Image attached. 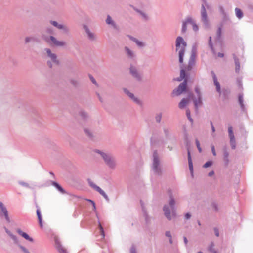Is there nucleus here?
Segmentation results:
<instances>
[{
	"instance_id": "nucleus-1",
	"label": "nucleus",
	"mask_w": 253,
	"mask_h": 253,
	"mask_svg": "<svg viewBox=\"0 0 253 253\" xmlns=\"http://www.w3.org/2000/svg\"><path fill=\"white\" fill-rule=\"evenodd\" d=\"M169 195L170 198L169 201V206L168 205H165L163 207V211L164 212V215L167 219L170 221L171 220V211L172 216L173 217H175L176 216V209L175 206V201L174 198L172 196V193L171 190L168 191Z\"/></svg>"
},
{
	"instance_id": "nucleus-2",
	"label": "nucleus",
	"mask_w": 253,
	"mask_h": 253,
	"mask_svg": "<svg viewBox=\"0 0 253 253\" xmlns=\"http://www.w3.org/2000/svg\"><path fill=\"white\" fill-rule=\"evenodd\" d=\"M94 151L100 155L105 164L109 168L112 169H115L117 166V163L115 157L112 155L103 152L98 149H95Z\"/></svg>"
},
{
	"instance_id": "nucleus-3",
	"label": "nucleus",
	"mask_w": 253,
	"mask_h": 253,
	"mask_svg": "<svg viewBox=\"0 0 253 253\" xmlns=\"http://www.w3.org/2000/svg\"><path fill=\"white\" fill-rule=\"evenodd\" d=\"M176 50L179 49V62L180 63L183 62V57L185 51V47L187 46V43L181 36L177 37L175 41Z\"/></svg>"
},
{
	"instance_id": "nucleus-4",
	"label": "nucleus",
	"mask_w": 253,
	"mask_h": 253,
	"mask_svg": "<svg viewBox=\"0 0 253 253\" xmlns=\"http://www.w3.org/2000/svg\"><path fill=\"white\" fill-rule=\"evenodd\" d=\"M201 8L200 10L201 21L203 23L205 28L210 27V21L207 13V9H209L210 6L206 0H202Z\"/></svg>"
},
{
	"instance_id": "nucleus-5",
	"label": "nucleus",
	"mask_w": 253,
	"mask_h": 253,
	"mask_svg": "<svg viewBox=\"0 0 253 253\" xmlns=\"http://www.w3.org/2000/svg\"><path fill=\"white\" fill-rule=\"evenodd\" d=\"M153 163L152 169L155 174L161 176L162 174V170L160 166V162L159 155L156 150L154 151L153 154Z\"/></svg>"
},
{
	"instance_id": "nucleus-6",
	"label": "nucleus",
	"mask_w": 253,
	"mask_h": 253,
	"mask_svg": "<svg viewBox=\"0 0 253 253\" xmlns=\"http://www.w3.org/2000/svg\"><path fill=\"white\" fill-rule=\"evenodd\" d=\"M4 229L5 232L7 234V235L11 238V239L13 240L14 244L16 245L19 248V249L23 252V253H30V252L26 248H25V247L20 244V241L18 239L16 236L13 234L12 232L10 230H9L6 227H4Z\"/></svg>"
},
{
	"instance_id": "nucleus-7",
	"label": "nucleus",
	"mask_w": 253,
	"mask_h": 253,
	"mask_svg": "<svg viewBox=\"0 0 253 253\" xmlns=\"http://www.w3.org/2000/svg\"><path fill=\"white\" fill-rule=\"evenodd\" d=\"M187 83V80L185 79L176 88L172 91V95L173 96H179L183 93L187 92L188 91Z\"/></svg>"
},
{
	"instance_id": "nucleus-8",
	"label": "nucleus",
	"mask_w": 253,
	"mask_h": 253,
	"mask_svg": "<svg viewBox=\"0 0 253 253\" xmlns=\"http://www.w3.org/2000/svg\"><path fill=\"white\" fill-rule=\"evenodd\" d=\"M196 57V48L195 46H193L191 54L188 61V64L186 67V70L190 71L193 68V66L195 65V60Z\"/></svg>"
},
{
	"instance_id": "nucleus-9",
	"label": "nucleus",
	"mask_w": 253,
	"mask_h": 253,
	"mask_svg": "<svg viewBox=\"0 0 253 253\" xmlns=\"http://www.w3.org/2000/svg\"><path fill=\"white\" fill-rule=\"evenodd\" d=\"M87 182L89 185L93 189L97 191L100 195H101L107 202H109L110 199L105 192L98 186L93 183V181L89 178L87 179Z\"/></svg>"
},
{
	"instance_id": "nucleus-10",
	"label": "nucleus",
	"mask_w": 253,
	"mask_h": 253,
	"mask_svg": "<svg viewBox=\"0 0 253 253\" xmlns=\"http://www.w3.org/2000/svg\"><path fill=\"white\" fill-rule=\"evenodd\" d=\"M129 70L130 75L137 81H141L142 80V75L136 67L132 65H130Z\"/></svg>"
},
{
	"instance_id": "nucleus-11",
	"label": "nucleus",
	"mask_w": 253,
	"mask_h": 253,
	"mask_svg": "<svg viewBox=\"0 0 253 253\" xmlns=\"http://www.w3.org/2000/svg\"><path fill=\"white\" fill-rule=\"evenodd\" d=\"M124 92L137 105L142 106L143 105V102L139 98L135 97L134 95L131 93L128 89L126 88H123Z\"/></svg>"
},
{
	"instance_id": "nucleus-12",
	"label": "nucleus",
	"mask_w": 253,
	"mask_h": 253,
	"mask_svg": "<svg viewBox=\"0 0 253 253\" xmlns=\"http://www.w3.org/2000/svg\"><path fill=\"white\" fill-rule=\"evenodd\" d=\"M44 50L46 52L47 56L51 59L53 63L57 65L60 64V61L57 59V56L56 54L52 53L49 48H45Z\"/></svg>"
},
{
	"instance_id": "nucleus-13",
	"label": "nucleus",
	"mask_w": 253,
	"mask_h": 253,
	"mask_svg": "<svg viewBox=\"0 0 253 253\" xmlns=\"http://www.w3.org/2000/svg\"><path fill=\"white\" fill-rule=\"evenodd\" d=\"M211 73L213 78L214 84L216 86V89L217 92L218 93H221L220 84L218 81H217V78L214 72L213 71H211Z\"/></svg>"
},
{
	"instance_id": "nucleus-14",
	"label": "nucleus",
	"mask_w": 253,
	"mask_h": 253,
	"mask_svg": "<svg viewBox=\"0 0 253 253\" xmlns=\"http://www.w3.org/2000/svg\"><path fill=\"white\" fill-rule=\"evenodd\" d=\"M50 24L53 26L56 27L58 29L62 30L64 32L67 33L69 31L68 28L63 24H58V23L55 21L51 20L50 21Z\"/></svg>"
},
{
	"instance_id": "nucleus-15",
	"label": "nucleus",
	"mask_w": 253,
	"mask_h": 253,
	"mask_svg": "<svg viewBox=\"0 0 253 253\" xmlns=\"http://www.w3.org/2000/svg\"><path fill=\"white\" fill-rule=\"evenodd\" d=\"M189 77V75L186 73V70L182 69L180 70V76L176 79V80L178 81H181L182 80L184 81L186 79L187 80V82H188Z\"/></svg>"
},
{
	"instance_id": "nucleus-16",
	"label": "nucleus",
	"mask_w": 253,
	"mask_h": 253,
	"mask_svg": "<svg viewBox=\"0 0 253 253\" xmlns=\"http://www.w3.org/2000/svg\"><path fill=\"white\" fill-rule=\"evenodd\" d=\"M230 93L231 91L229 89L224 88L222 89V90H221V93H219L220 95H221L223 98V100L225 101L229 99Z\"/></svg>"
},
{
	"instance_id": "nucleus-17",
	"label": "nucleus",
	"mask_w": 253,
	"mask_h": 253,
	"mask_svg": "<svg viewBox=\"0 0 253 253\" xmlns=\"http://www.w3.org/2000/svg\"><path fill=\"white\" fill-rule=\"evenodd\" d=\"M192 22V18L190 16L187 17L185 20L183 22L182 28H181V33L182 34L185 33L187 31V26L188 24H190V23Z\"/></svg>"
},
{
	"instance_id": "nucleus-18",
	"label": "nucleus",
	"mask_w": 253,
	"mask_h": 253,
	"mask_svg": "<svg viewBox=\"0 0 253 253\" xmlns=\"http://www.w3.org/2000/svg\"><path fill=\"white\" fill-rule=\"evenodd\" d=\"M223 152L224 165L226 167H227L230 162L229 159V153L228 152L227 147L226 146L223 147Z\"/></svg>"
},
{
	"instance_id": "nucleus-19",
	"label": "nucleus",
	"mask_w": 253,
	"mask_h": 253,
	"mask_svg": "<svg viewBox=\"0 0 253 253\" xmlns=\"http://www.w3.org/2000/svg\"><path fill=\"white\" fill-rule=\"evenodd\" d=\"M83 28L84 29L85 32L87 35V37H88V39L91 41L95 40V36L94 34L90 31L88 26L87 25L84 24L83 25Z\"/></svg>"
},
{
	"instance_id": "nucleus-20",
	"label": "nucleus",
	"mask_w": 253,
	"mask_h": 253,
	"mask_svg": "<svg viewBox=\"0 0 253 253\" xmlns=\"http://www.w3.org/2000/svg\"><path fill=\"white\" fill-rule=\"evenodd\" d=\"M49 38L52 43L56 46H63L66 44L65 42L58 41L56 38L53 36H50Z\"/></svg>"
},
{
	"instance_id": "nucleus-21",
	"label": "nucleus",
	"mask_w": 253,
	"mask_h": 253,
	"mask_svg": "<svg viewBox=\"0 0 253 253\" xmlns=\"http://www.w3.org/2000/svg\"><path fill=\"white\" fill-rule=\"evenodd\" d=\"M16 231L18 233L19 235L21 236L22 237H23L26 240H27L31 242H34V239L32 237H30L29 236V235L28 234H27L26 233L22 231L20 229H17L16 230Z\"/></svg>"
},
{
	"instance_id": "nucleus-22",
	"label": "nucleus",
	"mask_w": 253,
	"mask_h": 253,
	"mask_svg": "<svg viewBox=\"0 0 253 253\" xmlns=\"http://www.w3.org/2000/svg\"><path fill=\"white\" fill-rule=\"evenodd\" d=\"M126 56L131 59H134L135 58V54L133 51L130 50L128 47L125 46L124 48Z\"/></svg>"
},
{
	"instance_id": "nucleus-23",
	"label": "nucleus",
	"mask_w": 253,
	"mask_h": 253,
	"mask_svg": "<svg viewBox=\"0 0 253 253\" xmlns=\"http://www.w3.org/2000/svg\"><path fill=\"white\" fill-rule=\"evenodd\" d=\"M238 101L240 106L241 110L245 113L247 112V109L244 104L243 95L242 94H239L238 95Z\"/></svg>"
},
{
	"instance_id": "nucleus-24",
	"label": "nucleus",
	"mask_w": 253,
	"mask_h": 253,
	"mask_svg": "<svg viewBox=\"0 0 253 253\" xmlns=\"http://www.w3.org/2000/svg\"><path fill=\"white\" fill-rule=\"evenodd\" d=\"M127 37H128L130 40L134 42L139 47H143L145 46V44L142 42L139 41L136 38L129 35H127Z\"/></svg>"
},
{
	"instance_id": "nucleus-25",
	"label": "nucleus",
	"mask_w": 253,
	"mask_h": 253,
	"mask_svg": "<svg viewBox=\"0 0 253 253\" xmlns=\"http://www.w3.org/2000/svg\"><path fill=\"white\" fill-rule=\"evenodd\" d=\"M233 58L235 64V72L239 73L240 70V63L239 58L236 56L235 54H233Z\"/></svg>"
},
{
	"instance_id": "nucleus-26",
	"label": "nucleus",
	"mask_w": 253,
	"mask_h": 253,
	"mask_svg": "<svg viewBox=\"0 0 253 253\" xmlns=\"http://www.w3.org/2000/svg\"><path fill=\"white\" fill-rule=\"evenodd\" d=\"M105 22L107 24L111 25L114 29H117L118 26L116 23L112 20L111 17L108 15L105 20Z\"/></svg>"
},
{
	"instance_id": "nucleus-27",
	"label": "nucleus",
	"mask_w": 253,
	"mask_h": 253,
	"mask_svg": "<svg viewBox=\"0 0 253 253\" xmlns=\"http://www.w3.org/2000/svg\"><path fill=\"white\" fill-rule=\"evenodd\" d=\"M40 40L35 37H26L25 38V43L28 44L31 42H39Z\"/></svg>"
},
{
	"instance_id": "nucleus-28",
	"label": "nucleus",
	"mask_w": 253,
	"mask_h": 253,
	"mask_svg": "<svg viewBox=\"0 0 253 253\" xmlns=\"http://www.w3.org/2000/svg\"><path fill=\"white\" fill-rule=\"evenodd\" d=\"M52 185L54 186L62 194H67V192L63 188V187L57 182L52 181Z\"/></svg>"
},
{
	"instance_id": "nucleus-29",
	"label": "nucleus",
	"mask_w": 253,
	"mask_h": 253,
	"mask_svg": "<svg viewBox=\"0 0 253 253\" xmlns=\"http://www.w3.org/2000/svg\"><path fill=\"white\" fill-rule=\"evenodd\" d=\"M188 165H189V170L190 171L191 174L192 176H193V166L191 156L190 152L188 151Z\"/></svg>"
},
{
	"instance_id": "nucleus-30",
	"label": "nucleus",
	"mask_w": 253,
	"mask_h": 253,
	"mask_svg": "<svg viewBox=\"0 0 253 253\" xmlns=\"http://www.w3.org/2000/svg\"><path fill=\"white\" fill-rule=\"evenodd\" d=\"M194 105L196 110L198 109V106L202 104V96L197 97V98H194L193 99Z\"/></svg>"
},
{
	"instance_id": "nucleus-31",
	"label": "nucleus",
	"mask_w": 253,
	"mask_h": 253,
	"mask_svg": "<svg viewBox=\"0 0 253 253\" xmlns=\"http://www.w3.org/2000/svg\"><path fill=\"white\" fill-rule=\"evenodd\" d=\"M36 214L37 215L39 225L41 228H42L43 227L42 218V216L41 214L40 209H37Z\"/></svg>"
},
{
	"instance_id": "nucleus-32",
	"label": "nucleus",
	"mask_w": 253,
	"mask_h": 253,
	"mask_svg": "<svg viewBox=\"0 0 253 253\" xmlns=\"http://www.w3.org/2000/svg\"><path fill=\"white\" fill-rule=\"evenodd\" d=\"M55 243L56 248L60 253H67L66 250L64 248L59 241H56Z\"/></svg>"
},
{
	"instance_id": "nucleus-33",
	"label": "nucleus",
	"mask_w": 253,
	"mask_h": 253,
	"mask_svg": "<svg viewBox=\"0 0 253 253\" xmlns=\"http://www.w3.org/2000/svg\"><path fill=\"white\" fill-rule=\"evenodd\" d=\"M0 217L2 219H5L6 221L8 223L11 222L10 217H9L8 215V211L0 213Z\"/></svg>"
},
{
	"instance_id": "nucleus-34",
	"label": "nucleus",
	"mask_w": 253,
	"mask_h": 253,
	"mask_svg": "<svg viewBox=\"0 0 253 253\" xmlns=\"http://www.w3.org/2000/svg\"><path fill=\"white\" fill-rule=\"evenodd\" d=\"M130 6L133 8V9L137 13L140 14L144 19H145L146 20H147L148 19V16L144 13L142 11L138 9L136 7H134V6L130 5Z\"/></svg>"
},
{
	"instance_id": "nucleus-35",
	"label": "nucleus",
	"mask_w": 253,
	"mask_h": 253,
	"mask_svg": "<svg viewBox=\"0 0 253 253\" xmlns=\"http://www.w3.org/2000/svg\"><path fill=\"white\" fill-rule=\"evenodd\" d=\"M188 99L183 98L178 104V107L180 109H183L188 103Z\"/></svg>"
},
{
	"instance_id": "nucleus-36",
	"label": "nucleus",
	"mask_w": 253,
	"mask_h": 253,
	"mask_svg": "<svg viewBox=\"0 0 253 253\" xmlns=\"http://www.w3.org/2000/svg\"><path fill=\"white\" fill-rule=\"evenodd\" d=\"M235 12L236 16L238 19H241V18H243L244 14L241 9L238 7H236L235 9Z\"/></svg>"
},
{
	"instance_id": "nucleus-37",
	"label": "nucleus",
	"mask_w": 253,
	"mask_h": 253,
	"mask_svg": "<svg viewBox=\"0 0 253 253\" xmlns=\"http://www.w3.org/2000/svg\"><path fill=\"white\" fill-rule=\"evenodd\" d=\"M211 206L214 211L217 212L219 211L218 205L215 201H212L211 203Z\"/></svg>"
},
{
	"instance_id": "nucleus-38",
	"label": "nucleus",
	"mask_w": 253,
	"mask_h": 253,
	"mask_svg": "<svg viewBox=\"0 0 253 253\" xmlns=\"http://www.w3.org/2000/svg\"><path fill=\"white\" fill-rule=\"evenodd\" d=\"M222 26H223L222 24H221V25L218 28V29L217 31L216 39H217V40H218V41H219L221 38Z\"/></svg>"
},
{
	"instance_id": "nucleus-39",
	"label": "nucleus",
	"mask_w": 253,
	"mask_h": 253,
	"mask_svg": "<svg viewBox=\"0 0 253 253\" xmlns=\"http://www.w3.org/2000/svg\"><path fill=\"white\" fill-rule=\"evenodd\" d=\"M140 203H141V206H142V210H143V211L144 216V217L145 218L146 222H148V220H149L148 215V214H147V213L146 212V211L144 209L143 203H142V200L140 201Z\"/></svg>"
},
{
	"instance_id": "nucleus-40",
	"label": "nucleus",
	"mask_w": 253,
	"mask_h": 253,
	"mask_svg": "<svg viewBox=\"0 0 253 253\" xmlns=\"http://www.w3.org/2000/svg\"><path fill=\"white\" fill-rule=\"evenodd\" d=\"M84 131L85 134L91 139H92L94 137V136L92 133L90 131L89 129L88 128H85L84 129Z\"/></svg>"
},
{
	"instance_id": "nucleus-41",
	"label": "nucleus",
	"mask_w": 253,
	"mask_h": 253,
	"mask_svg": "<svg viewBox=\"0 0 253 253\" xmlns=\"http://www.w3.org/2000/svg\"><path fill=\"white\" fill-rule=\"evenodd\" d=\"M228 131L229 137L230 139V138L233 139V138H235L234 133H233V128L231 126H228Z\"/></svg>"
},
{
	"instance_id": "nucleus-42",
	"label": "nucleus",
	"mask_w": 253,
	"mask_h": 253,
	"mask_svg": "<svg viewBox=\"0 0 253 253\" xmlns=\"http://www.w3.org/2000/svg\"><path fill=\"white\" fill-rule=\"evenodd\" d=\"M185 146H186L187 150V156H188V151L190 152V150H189L190 144V142L188 140V139L187 138V135H185Z\"/></svg>"
},
{
	"instance_id": "nucleus-43",
	"label": "nucleus",
	"mask_w": 253,
	"mask_h": 253,
	"mask_svg": "<svg viewBox=\"0 0 253 253\" xmlns=\"http://www.w3.org/2000/svg\"><path fill=\"white\" fill-rule=\"evenodd\" d=\"M79 114L82 118L84 120H86L88 117L87 113L83 110L80 112Z\"/></svg>"
},
{
	"instance_id": "nucleus-44",
	"label": "nucleus",
	"mask_w": 253,
	"mask_h": 253,
	"mask_svg": "<svg viewBox=\"0 0 253 253\" xmlns=\"http://www.w3.org/2000/svg\"><path fill=\"white\" fill-rule=\"evenodd\" d=\"M6 211H7L6 207L2 202L0 201V213L4 212Z\"/></svg>"
},
{
	"instance_id": "nucleus-45",
	"label": "nucleus",
	"mask_w": 253,
	"mask_h": 253,
	"mask_svg": "<svg viewBox=\"0 0 253 253\" xmlns=\"http://www.w3.org/2000/svg\"><path fill=\"white\" fill-rule=\"evenodd\" d=\"M214 246L215 245L214 242H211L208 248V250L209 252L212 253L215 250V249H214Z\"/></svg>"
},
{
	"instance_id": "nucleus-46",
	"label": "nucleus",
	"mask_w": 253,
	"mask_h": 253,
	"mask_svg": "<svg viewBox=\"0 0 253 253\" xmlns=\"http://www.w3.org/2000/svg\"><path fill=\"white\" fill-rule=\"evenodd\" d=\"M230 143L231 148L232 149H235L236 147L235 138H234L233 139L230 138Z\"/></svg>"
},
{
	"instance_id": "nucleus-47",
	"label": "nucleus",
	"mask_w": 253,
	"mask_h": 253,
	"mask_svg": "<svg viewBox=\"0 0 253 253\" xmlns=\"http://www.w3.org/2000/svg\"><path fill=\"white\" fill-rule=\"evenodd\" d=\"M208 43H209V47L210 48L211 50L213 52H214V48L213 44H212V42H211V36L209 37Z\"/></svg>"
},
{
	"instance_id": "nucleus-48",
	"label": "nucleus",
	"mask_w": 253,
	"mask_h": 253,
	"mask_svg": "<svg viewBox=\"0 0 253 253\" xmlns=\"http://www.w3.org/2000/svg\"><path fill=\"white\" fill-rule=\"evenodd\" d=\"M219 10H220V13L223 15L224 18L225 19H227L228 18V16L226 14V13L224 9V8L222 6H220Z\"/></svg>"
},
{
	"instance_id": "nucleus-49",
	"label": "nucleus",
	"mask_w": 253,
	"mask_h": 253,
	"mask_svg": "<svg viewBox=\"0 0 253 253\" xmlns=\"http://www.w3.org/2000/svg\"><path fill=\"white\" fill-rule=\"evenodd\" d=\"M190 24L192 25V28H193V31H194L195 32H197L198 31L199 27H198V25L196 24V23L193 21V19H192V22L190 23Z\"/></svg>"
},
{
	"instance_id": "nucleus-50",
	"label": "nucleus",
	"mask_w": 253,
	"mask_h": 253,
	"mask_svg": "<svg viewBox=\"0 0 253 253\" xmlns=\"http://www.w3.org/2000/svg\"><path fill=\"white\" fill-rule=\"evenodd\" d=\"M186 114L188 119L192 123L193 122V119L191 117L190 111L189 109H187L186 111Z\"/></svg>"
},
{
	"instance_id": "nucleus-51",
	"label": "nucleus",
	"mask_w": 253,
	"mask_h": 253,
	"mask_svg": "<svg viewBox=\"0 0 253 253\" xmlns=\"http://www.w3.org/2000/svg\"><path fill=\"white\" fill-rule=\"evenodd\" d=\"M212 164L213 162L212 161H208L204 164V165L203 166V167L204 168H207L212 166Z\"/></svg>"
},
{
	"instance_id": "nucleus-52",
	"label": "nucleus",
	"mask_w": 253,
	"mask_h": 253,
	"mask_svg": "<svg viewBox=\"0 0 253 253\" xmlns=\"http://www.w3.org/2000/svg\"><path fill=\"white\" fill-rule=\"evenodd\" d=\"M18 183L20 185H21V186H22L23 187H26V188H31V187L29 185V184L28 183H27V182H24V181H19L18 182Z\"/></svg>"
},
{
	"instance_id": "nucleus-53",
	"label": "nucleus",
	"mask_w": 253,
	"mask_h": 253,
	"mask_svg": "<svg viewBox=\"0 0 253 253\" xmlns=\"http://www.w3.org/2000/svg\"><path fill=\"white\" fill-rule=\"evenodd\" d=\"M162 117V113H160L157 114L156 116H155L156 121L158 123H160L161 121Z\"/></svg>"
},
{
	"instance_id": "nucleus-54",
	"label": "nucleus",
	"mask_w": 253,
	"mask_h": 253,
	"mask_svg": "<svg viewBox=\"0 0 253 253\" xmlns=\"http://www.w3.org/2000/svg\"><path fill=\"white\" fill-rule=\"evenodd\" d=\"M195 91L196 93L197 94V97L202 96V94H201L200 88H199L198 86L195 87Z\"/></svg>"
},
{
	"instance_id": "nucleus-55",
	"label": "nucleus",
	"mask_w": 253,
	"mask_h": 253,
	"mask_svg": "<svg viewBox=\"0 0 253 253\" xmlns=\"http://www.w3.org/2000/svg\"><path fill=\"white\" fill-rule=\"evenodd\" d=\"M164 132L165 135V137L168 138L169 136V131L168 128H164Z\"/></svg>"
},
{
	"instance_id": "nucleus-56",
	"label": "nucleus",
	"mask_w": 253,
	"mask_h": 253,
	"mask_svg": "<svg viewBox=\"0 0 253 253\" xmlns=\"http://www.w3.org/2000/svg\"><path fill=\"white\" fill-rule=\"evenodd\" d=\"M70 83L72 84L75 86V87H77L79 85V82L77 80H74V79H71L70 80Z\"/></svg>"
},
{
	"instance_id": "nucleus-57",
	"label": "nucleus",
	"mask_w": 253,
	"mask_h": 253,
	"mask_svg": "<svg viewBox=\"0 0 253 253\" xmlns=\"http://www.w3.org/2000/svg\"><path fill=\"white\" fill-rule=\"evenodd\" d=\"M99 228L101 233V235L103 236V237H105V232L104 231L103 228L101 225L100 223H99Z\"/></svg>"
},
{
	"instance_id": "nucleus-58",
	"label": "nucleus",
	"mask_w": 253,
	"mask_h": 253,
	"mask_svg": "<svg viewBox=\"0 0 253 253\" xmlns=\"http://www.w3.org/2000/svg\"><path fill=\"white\" fill-rule=\"evenodd\" d=\"M89 78H90V80H91V81L92 82V83L94 85H95L97 86H98V84L97 82L96 81L95 79L94 78V77L92 76L89 75Z\"/></svg>"
},
{
	"instance_id": "nucleus-59",
	"label": "nucleus",
	"mask_w": 253,
	"mask_h": 253,
	"mask_svg": "<svg viewBox=\"0 0 253 253\" xmlns=\"http://www.w3.org/2000/svg\"><path fill=\"white\" fill-rule=\"evenodd\" d=\"M195 143H196V146L197 147V149H198L199 152H201L202 149L200 147V142H199V140L196 139L195 140Z\"/></svg>"
},
{
	"instance_id": "nucleus-60",
	"label": "nucleus",
	"mask_w": 253,
	"mask_h": 253,
	"mask_svg": "<svg viewBox=\"0 0 253 253\" xmlns=\"http://www.w3.org/2000/svg\"><path fill=\"white\" fill-rule=\"evenodd\" d=\"M87 201L91 203V206H93V210L94 211H96V206H95V202L90 199H87Z\"/></svg>"
},
{
	"instance_id": "nucleus-61",
	"label": "nucleus",
	"mask_w": 253,
	"mask_h": 253,
	"mask_svg": "<svg viewBox=\"0 0 253 253\" xmlns=\"http://www.w3.org/2000/svg\"><path fill=\"white\" fill-rule=\"evenodd\" d=\"M130 253H137L136 247L134 245H132L130 248Z\"/></svg>"
},
{
	"instance_id": "nucleus-62",
	"label": "nucleus",
	"mask_w": 253,
	"mask_h": 253,
	"mask_svg": "<svg viewBox=\"0 0 253 253\" xmlns=\"http://www.w3.org/2000/svg\"><path fill=\"white\" fill-rule=\"evenodd\" d=\"M187 92H188V98L187 99H188L189 101V99L191 98H192V99H193V98H194V97L193 93L191 92V91H188Z\"/></svg>"
},
{
	"instance_id": "nucleus-63",
	"label": "nucleus",
	"mask_w": 253,
	"mask_h": 253,
	"mask_svg": "<svg viewBox=\"0 0 253 253\" xmlns=\"http://www.w3.org/2000/svg\"><path fill=\"white\" fill-rule=\"evenodd\" d=\"M46 32L50 34H53V30L52 28L49 27L46 29Z\"/></svg>"
},
{
	"instance_id": "nucleus-64",
	"label": "nucleus",
	"mask_w": 253,
	"mask_h": 253,
	"mask_svg": "<svg viewBox=\"0 0 253 253\" xmlns=\"http://www.w3.org/2000/svg\"><path fill=\"white\" fill-rule=\"evenodd\" d=\"M214 233H215V236L216 237H219V232L218 229L217 227H214Z\"/></svg>"
}]
</instances>
